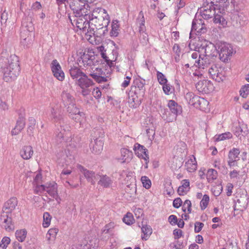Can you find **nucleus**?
Segmentation results:
<instances>
[{"mask_svg": "<svg viewBox=\"0 0 249 249\" xmlns=\"http://www.w3.org/2000/svg\"><path fill=\"white\" fill-rule=\"evenodd\" d=\"M0 66L3 79L6 82L14 81L20 71L18 57L15 54H9L6 51L1 53Z\"/></svg>", "mask_w": 249, "mask_h": 249, "instance_id": "1", "label": "nucleus"}, {"mask_svg": "<svg viewBox=\"0 0 249 249\" xmlns=\"http://www.w3.org/2000/svg\"><path fill=\"white\" fill-rule=\"evenodd\" d=\"M128 93V103L131 107L135 108L139 104V97H143L145 91V80L141 77L136 78Z\"/></svg>", "mask_w": 249, "mask_h": 249, "instance_id": "2", "label": "nucleus"}, {"mask_svg": "<svg viewBox=\"0 0 249 249\" xmlns=\"http://www.w3.org/2000/svg\"><path fill=\"white\" fill-rule=\"evenodd\" d=\"M91 18L94 23L96 25L99 30L104 31L106 29V34L107 32V26L110 22V18L106 10L102 8L98 7L94 9L92 14Z\"/></svg>", "mask_w": 249, "mask_h": 249, "instance_id": "3", "label": "nucleus"}, {"mask_svg": "<svg viewBox=\"0 0 249 249\" xmlns=\"http://www.w3.org/2000/svg\"><path fill=\"white\" fill-rule=\"evenodd\" d=\"M218 48L219 59L224 62L228 61V59L232 53V48L231 44L225 42L218 41L216 43Z\"/></svg>", "mask_w": 249, "mask_h": 249, "instance_id": "4", "label": "nucleus"}, {"mask_svg": "<svg viewBox=\"0 0 249 249\" xmlns=\"http://www.w3.org/2000/svg\"><path fill=\"white\" fill-rule=\"evenodd\" d=\"M201 52H203L204 55L210 57L215 60L218 55V48L217 45L212 42L205 40L199 48Z\"/></svg>", "mask_w": 249, "mask_h": 249, "instance_id": "5", "label": "nucleus"}, {"mask_svg": "<svg viewBox=\"0 0 249 249\" xmlns=\"http://www.w3.org/2000/svg\"><path fill=\"white\" fill-rule=\"evenodd\" d=\"M94 135L93 137L95 139L91 148L92 152L95 154H99L103 148L104 142L102 138L104 135V132L101 128L96 129Z\"/></svg>", "mask_w": 249, "mask_h": 249, "instance_id": "6", "label": "nucleus"}, {"mask_svg": "<svg viewBox=\"0 0 249 249\" xmlns=\"http://www.w3.org/2000/svg\"><path fill=\"white\" fill-rule=\"evenodd\" d=\"M68 4L73 14L77 15V17L86 16V13L88 12L85 4L81 2L80 0H69Z\"/></svg>", "mask_w": 249, "mask_h": 249, "instance_id": "7", "label": "nucleus"}, {"mask_svg": "<svg viewBox=\"0 0 249 249\" xmlns=\"http://www.w3.org/2000/svg\"><path fill=\"white\" fill-rule=\"evenodd\" d=\"M86 26V35L91 36H94L102 38L104 36L106 35V29L105 30H99V28L96 27V25L94 23V21L92 18H89V20L86 22L85 24Z\"/></svg>", "mask_w": 249, "mask_h": 249, "instance_id": "8", "label": "nucleus"}, {"mask_svg": "<svg viewBox=\"0 0 249 249\" xmlns=\"http://www.w3.org/2000/svg\"><path fill=\"white\" fill-rule=\"evenodd\" d=\"M89 17L90 15H89L88 12L86 13V16L77 17V15H74L72 18L69 17V19L73 26L75 25L78 29L85 32L87 30L86 29L87 26L85 25V24L88 22Z\"/></svg>", "mask_w": 249, "mask_h": 249, "instance_id": "9", "label": "nucleus"}, {"mask_svg": "<svg viewBox=\"0 0 249 249\" xmlns=\"http://www.w3.org/2000/svg\"><path fill=\"white\" fill-rule=\"evenodd\" d=\"M207 31L206 25L203 19L195 18L192 21L191 31L190 33V37L192 38V32L196 31L197 35L205 33ZM197 35V34H196Z\"/></svg>", "mask_w": 249, "mask_h": 249, "instance_id": "10", "label": "nucleus"}, {"mask_svg": "<svg viewBox=\"0 0 249 249\" xmlns=\"http://www.w3.org/2000/svg\"><path fill=\"white\" fill-rule=\"evenodd\" d=\"M215 6L220 13H223L225 12V9L223 6H221L220 4L219 5H216ZM215 9L216 8L214 7V9H213L211 6H210L209 8L206 6L202 7V9L200 11L202 18L206 19L212 18L214 15H215Z\"/></svg>", "mask_w": 249, "mask_h": 249, "instance_id": "11", "label": "nucleus"}, {"mask_svg": "<svg viewBox=\"0 0 249 249\" xmlns=\"http://www.w3.org/2000/svg\"><path fill=\"white\" fill-rule=\"evenodd\" d=\"M196 87L199 92L205 94L211 92L213 89V84L210 81L207 80L199 81L196 84Z\"/></svg>", "mask_w": 249, "mask_h": 249, "instance_id": "12", "label": "nucleus"}, {"mask_svg": "<svg viewBox=\"0 0 249 249\" xmlns=\"http://www.w3.org/2000/svg\"><path fill=\"white\" fill-rule=\"evenodd\" d=\"M51 68L53 75L57 79L62 81L65 78V74L61 67L56 59L53 60L51 64Z\"/></svg>", "mask_w": 249, "mask_h": 249, "instance_id": "13", "label": "nucleus"}, {"mask_svg": "<svg viewBox=\"0 0 249 249\" xmlns=\"http://www.w3.org/2000/svg\"><path fill=\"white\" fill-rule=\"evenodd\" d=\"M93 55H90L89 53H84L77 59V63L79 67L87 68L93 64Z\"/></svg>", "mask_w": 249, "mask_h": 249, "instance_id": "14", "label": "nucleus"}, {"mask_svg": "<svg viewBox=\"0 0 249 249\" xmlns=\"http://www.w3.org/2000/svg\"><path fill=\"white\" fill-rule=\"evenodd\" d=\"M249 197L247 194H243L237 198L234 206L235 211L243 212L245 210L249 203Z\"/></svg>", "mask_w": 249, "mask_h": 249, "instance_id": "15", "label": "nucleus"}, {"mask_svg": "<svg viewBox=\"0 0 249 249\" xmlns=\"http://www.w3.org/2000/svg\"><path fill=\"white\" fill-rule=\"evenodd\" d=\"M77 167L84 176L88 182H90L92 185H94L95 183V180L98 178V177H97V175H95L93 171L89 170L80 164H78Z\"/></svg>", "mask_w": 249, "mask_h": 249, "instance_id": "16", "label": "nucleus"}, {"mask_svg": "<svg viewBox=\"0 0 249 249\" xmlns=\"http://www.w3.org/2000/svg\"><path fill=\"white\" fill-rule=\"evenodd\" d=\"M67 112L69 116L76 122H80L81 117L84 113L80 112L79 108L76 107L75 103L71 104L67 106Z\"/></svg>", "mask_w": 249, "mask_h": 249, "instance_id": "17", "label": "nucleus"}, {"mask_svg": "<svg viewBox=\"0 0 249 249\" xmlns=\"http://www.w3.org/2000/svg\"><path fill=\"white\" fill-rule=\"evenodd\" d=\"M215 61V60L207 56L204 55L202 57L200 55H199V59L195 61L194 65L199 69H204L205 68L208 67L211 64H213Z\"/></svg>", "mask_w": 249, "mask_h": 249, "instance_id": "18", "label": "nucleus"}, {"mask_svg": "<svg viewBox=\"0 0 249 249\" xmlns=\"http://www.w3.org/2000/svg\"><path fill=\"white\" fill-rule=\"evenodd\" d=\"M135 154L139 157H142L146 162L148 161L149 155L148 154V150L143 145L139 143H136L133 148Z\"/></svg>", "mask_w": 249, "mask_h": 249, "instance_id": "19", "label": "nucleus"}, {"mask_svg": "<svg viewBox=\"0 0 249 249\" xmlns=\"http://www.w3.org/2000/svg\"><path fill=\"white\" fill-rule=\"evenodd\" d=\"M18 204V200L16 197H13L4 203L2 208L3 213L6 214L11 213L15 210Z\"/></svg>", "mask_w": 249, "mask_h": 249, "instance_id": "20", "label": "nucleus"}, {"mask_svg": "<svg viewBox=\"0 0 249 249\" xmlns=\"http://www.w3.org/2000/svg\"><path fill=\"white\" fill-rule=\"evenodd\" d=\"M0 221H2L1 227L4 228L6 231H10L14 230V226L12 223V218L9 217L7 214L1 215Z\"/></svg>", "mask_w": 249, "mask_h": 249, "instance_id": "21", "label": "nucleus"}, {"mask_svg": "<svg viewBox=\"0 0 249 249\" xmlns=\"http://www.w3.org/2000/svg\"><path fill=\"white\" fill-rule=\"evenodd\" d=\"M76 84L81 88H88L93 84V82L84 73L82 76L76 81Z\"/></svg>", "mask_w": 249, "mask_h": 249, "instance_id": "22", "label": "nucleus"}, {"mask_svg": "<svg viewBox=\"0 0 249 249\" xmlns=\"http://www.w3.org/2000/svg\"><path fill=\"white\" fill-rule=\"evenodd\" d=\"M61 102L63 105L67 107L73 103H75V98L67 91H62L61 94Z\"/></svg>", "mask_w": 249, "mask_h": 249, "instance_id": "23", "label": "nucleus"}, {"mask_svg": "<svg viewBox=\"0 0 249 249\" xmlns=\"http://www.w3.org/2000/svg\"><path fill=\"white\" fill-rule=\"evenodd\" d=\"M97 177L100 178L98 184L104 188H107L110 187L113 183L111 178L106 175H100L97 174Z\"/></svg>", "mask_w": 249, "mask_h": 249, "instance_id": "24", "label": "nucleus"}, {"mask_svg": "<svg viewBox=\"0 0 249 249\" xmlns=\"http://www.w3.org/2000/svg\"><path fill=\"white\" fill-rule=\"evenodd\" d=\"M51 117L54 122H56L61 121L63 118L61 114L60 109L57 105H55L51 107Z\"/></svg>", "mask_w": 249, "mask_h": 249, "instance_id": "25", "label": "nucleus"}, {"mask_svg": "<svg viewBox=\"0 0 249 249\" xmlns=\"http://www.w3.org/2000/svg\"><path fill=\"white\" fill-rule=\"evenodd\" d=\"M34 153L33 147L30 145L23 146L20 151V155L24 160H29Z\"/></svg>", "mask_w": 249, "mask_h": 249, "instance_id": "26", "label": "nucleus"}, {"mask_svg": "<svg viewBox=\"0 0 249 249\" xmlns=\"http://www.w3.org/2000/svg\"><path fill=\"white\" fill-rule=\"evenodd\" d=\"M185 98L189 105L196 108L198 107V102L200 98L199 96L195 95L192 92H189L186 94Z\"/></svg>", "mask_w": 249, "mask_h": 249, "instance_id": "27", "label": "nucleus"}, {"mask_svg": "<svg viewBox=\"0 0 249 249\" xmlns=\"http://www.w3.org/2000/svg\"><path fill=\"white\" fill-rule=\"evenodd\" d=\"M69 69V73L71 77L73 79H75L76 81L85 73L81 70L76 66H70Z\"/></svg>", "mask_w": 249, "mask_h": 249, "instance_id": "28", "label": "nucleus"}, {"mask_svg": "<svg viewBox=\"0 0 249 249\" xmlns=\"http://www.w3.org/2000/svg\"><path fill=\"white\" fill-rule=\"evenodd\" d=\"M25 119L23 117H19L17 121L15 128L11 131L12 135L18 134L24 127Z\"/></svg>", "mask_w": 249, "mask_h": 249, "instance_id": "29", "label": "nucleus"}, {"mask_svg": "<svg viewBox=\"0 0 249 249\" xmlns=\"http://www.w3.org/2000/svg\"><path fill=\"white\" fill-rule=\"evenodd\" d=\"M182 185L178 187L177 192L179 196L186 195L190 189V182L188 179H183L181 181Z\"/></svg>", "mask_w": 249, "mask_h": 249, "instance_id": "30", "label": "nucleus"}, {"mask_svg": "<svg viewBox=\"0 0 249 249\" xmlns=\"http://www.w3.org/2000/svg\"><path fill=\"white\" fill-rule=\"evenodd\" d=\"M168 107L170 108L172 113L176 115L180 114L181 112V107L178 104L177 102L173 100L169 101Z\"/></svg>", "mask_w": 249, "mask_h": 249, "instance_id": "31", "label": "nucleus"}, {"mask_svg": "<svg viewBox=\"0 0 249 249\" xmlns=\"http://www.w3.org/2000/svg\"><path fill=\"white\" fill-rule=\"evenodd\" d=\"M185 166L187 171L189 172H193L196 170L197 164L194 156L192 155V157L185 162Z\"/></svg>", "mask_w": 249, "mask_h": 249, "instance_id": "32", "label": "nucleus"}, {"mask_svg": "<svg viewBox=\"0 0 249 249\" xmlns=\"http://www.w3.org/2000/svg\"><path fill=\"white\" fill-rule=\"evenodd\" d=\"M120 26L119 24V21L113 20L111 23V30L109 32L110 36L112 37H115L118 36L120 31Z\"/></svg>", "mask_w": 249, "mask_h": 249, "instance_id": "33", "label": "nucleus"}, {"mask_svg": "<svg viewBox=\"0 0 249 249\" xmlns=\"http://www.w3.org/2000/svg\"><path fill=\"white\" fill-rule=\"evenodd\" d=\"M141 230L143 234V236H142V239L146 241L152 233V229L150 226L145 224L142 225Z\"/></svg>", "mask_w": 249, "mask_h": 249, "instance_id": "34", "label": "nucleus"}, {"mask_svg": "<svg viewBox=\"0 0 249 249\" xmlns=\"http://www.w3.org/2000/svg\"><path fill=\"white\" fill-rule=\"evenodd\" d=\"M137 23L139 24V31H146V27L145 26V18L143 12L141 11L139 12L138 17L137 18Z\"/></svg>", "mask_w": 249, "mask_h": 249, "instance_id": "35", "label": "nucleus"}, {"mask_svg": "<svg viewBox=\"0 0 249 249\" xmlns=\"http://www.w3.org/2000/svg\"><path fill=\"white\" fill-rule=\"evenodd\" d=\"M46 191L52 197L57 193V184L54 182L46 184Z\"/></svg>", "mask_w": 249, "mask_h": 249, "instance_id": "36", "label": "nucleus"}, {"mask_svg": "<svg viewBox=\"0 0 249 249\" xmlns=\"http://www.w3.org/2000/svg\"><path fill=\"white\" fill-rule=\"evenodd\" d=\"M55 137L57 143H62L67 138L69 137L66 134L57 128L55 132Z\"/></svg>", "mask_w": 249, "mask_h": 249, "instance_id": "37", "label": "nucleus"}, {"mask_svg": "<svg viewBox=\"0 0 249 249\" xmlns=\"http://www.w3.org/2000/svg\"><path fill=\"white\" fill-rule=\"evenodd\" d=\"M28 20H30L29 23H26L25 21L22 22V29L21 30H24L26 33L30 34L32 32L34 29L33 24L32 22V18H28L27 19Z\"/></svg>", "mask_w": 249, "mask_h": 249, "instance_id": "38", "label": "nucleus"}, {"mask_svg": "<svg viewBox=\"0 0 249 249\" xmlns=\"http://www.w3.org/2000/svg\"><path fill=\"white\" fill-rule=\"evenodd\" d=\"M239 154L240 150L239 149L233 148L229 152L228 159L231 160L238 161L239 160Z\"/></svg>", "mask_w": 249, "mask_h": 249, "instance_id": "39", "label": "nucleus"}, {"mask_svg": "<svg viewBox=\"0 0 249 249\" xmlns=\"http://www.w3.org/2000/svg\"><path fill=\"white\" fill-rule=\"evenodd\" d=\"M60 124V127L58 128L60 129L62 131L66 134L68 136H70V131L71 130V126L69 124H67V122H65L64 118L62 119L61 121H59Z\"/></svg>", "mask_w": 249, "mask_h": 249, "instance_id": "40", "label": "nucleus"}, {"mask_svg": "<svg viewBox=\"0 0 249 249\" xmlns=\"http://www.w3.org/2000/svg\"><path fill=\"white\" fill-rule=\"evenodd\" d=\"M121 156L122 157L123 162H128L131 159L132 153L125 148H122L121 150Z\"/></svg>", "mask_w": 249, "mask_h": 249, "instance_id": "41", "label": "nucleus"}, {"mask_svg": "<svg viewBox=\"0 0 249 249\" xmlns=\"http://www.w3.org/2000/svg\"><path fill=\"white\" fill-rule=\"evenodd\" d=\"M15 235L16 238L19 242H23L27 235V231L25 229H22L20 230H17L16 231Z\"/></svg>", "mask_w": 249, "mask_h": 249, "instance_id": "42", "label": "nucleus"}, {"mask_svg": "<svg viewBox=\"0 0 249 249\" xmlns=\"http://www.w3.org/2000/svg\"><path fill=\"white\" fill-rule=\"evenodd\" d=\"M99 50L101 52L102 57L105 60L108 66L111 67L113 64V60H111L109 59L108 57L107 56L106 54V50L105 49V47L103 46L99 47Z\"/></svg>", "mask_w": 249, "mask_h": 249, "instance_id": "43", "label": "nucleus"}, {"mask_svg": "<svg viewBox=\"0 0 249 249\" xmlns=\"http://www.w3.org/2000/svg\"><path fill=\"white\" fill-rule=\"evenodd\" d=\"M30 34L26 33L24 30H21L20 32L21 42L24 46L27 47L30 39L29 37Z\"/></svg>", "mask_w": 249, "mask_h": 249, "instance_id": "44", "label": "nucleus"}, {"mask_svg": "<svg viewBox=\"0 0 249 249\" xmlns=\"http://www.w3.org/2000/svg\"><path fill=\"white\" fill-rule=\"evenodd\" d=\"M232 137V135L231 133L229 132H227L218 135H215L214 138L215 139V141L218 142L223 141L226 139H231Z\"/></svg>", "mask_w": 249, "mask_h": 249, "instance_id": "45", "label": "nucleus"}, {"mask_svg": "<svg viewBox=\"0 0 249 249\" xmlns=\"http://www.w3.org/2000/svg\"><path fill=\"white\" fill-rule=\"evenodd\" d=\"M124 223L128 225H130L134 222V219L133 214L131 213H127L123 218Z\"/></svg>", "mask_w": 249, "mask_h": 249, "instance_id": "46", "label": "nucleus"}, {"mask_svg": "<svg viewBox=\"0 0 249 249\" xmlns=\"http://www.w3.org/2000/svg\"><path fill=\"white\" fill-rule=\"evenodd\" d=\"M139 40L141 43L143 45H146L147 42H148V36L147 34L145 32V31H143L142 33V31H139Z\"/></svg>", "mask_w": 249, "mask_h": 249, "instance_id": "47", "label": "nucleus"}, {"mask_svg": "<svg viewBox=\"0 0 249 249\" xmlns=\"http://www.w3.org/2000/svg\"><path fill=\"white\" fill-rule=\"evenodd\" d=\"M198 107H196V108H199L200 110H204L206 109L208 105H209V102L203 98H200L199 100L198 101Z\"/></svg>", "mask_w": 249, "mask_h": 249, "instance_id": "48", "label": "nucleus"}, {"mask_svg": "<svg viewBox=\"0 0 249 249\" xmlns=\"http://www.w3.org/2000/svg\"><path fill=\"white\" fill-rule=\"evenodd\" d=\"M240 95L244 98H246L249 94V84H246L243 86L240 91Z\"/></svg>", "mask_w": 249, "mask_h": 249, "instance_id": "49", "label": "nucleus"}, {"mask_svg": "<svg viewBox=\"0 0 249 249\" xmlns=\"http://www.w3.org/2000/svg\"><path fill=\"white\" fill-rule=\"evenodd\" d=\"M157 77L158 81L161 85H164L168 82V80L162 72L159 71H157Z\"/></svg>", "mask_w": 249, "mask_h": 249, "instance_id": "50", "label": "nucleus"}, {"mask_svg": "<svg viewBox=\"0 0 249 249\" xmlns=\"http://www.w3.org/2000/svg\"><path fill=\"white\" fill-rule=\"evenodd\" d=\"M43 226L45 228L48 227L50 224L51 216L49 213L46 212L43 214Z\"/></svg>", "mask_w": 249, "mask_h": 249, "instance_id": "51", "label": "nucleus"}, {"mask_svg": "<svg viewBox=\"0 0 249 249\" xmlns=\"http://www.w3.org/2000/svg\"><path fill=\"white\" fill-rule=\"evenodd\" d=\"M11 239L9 237H4L0 244V249H6L8 245L10 244Z\"/></svg>", "mask_w": 249, "mask_h": 249, "instance_id": "52", "label": "nucleus"}, {"mask_svg": "<svg viewBox=\"0 0 249 249\" xmlns=\"http://www.w3.org/2000/svg\"><path fill=\"white\" fill-rule=\"evenodd\" d=\"M141 181L143 184V186L148 189H149L151 186V182L149 178L146 176H142L141 178Z\"/></svg>", "mask_w": 249, "mask_h": 249, "instance_id": "53", "label": "nucleus"}, {"mask_svg": "<svg viewBox=\"0 0 249 249\" xmlns=\"http://www.w3.org/2000/svg\"><path fill=\"white\" fill-rule=\"evenodd\" d=\"M210 198L208 195H204L200 201V206L202 210L205 209L208 206Z\"/></svg>", "mask_w": 249, "mask_h": 249, "instance_id": "54", "label": "nucleus"}, {"mask_svg": "<svg viewBox=\"0 0 249 249\" xmlns=\"http://www.w3.org/2000/svg\"><path fill=\"white\" fill-rule=\"evenodd\" d=\"M36 187L34 189V192L36 194H39L46 191V185H39L38 184H35Z\"/></svg>", "mask_w": 249, "mask_h": 249, "instance_id": "55", "label": "nucleus"}, {"mask_svg": "<svg viewBox=\"0 0 249 249\" xmlns=\"http://www.w3.org/2000/svg\"><path fill=\"white\" fill-rule=\"evenodd\" d=\"M191 207L192 203L190 200L186 199L183 205L182 210L184 212H186V209H187L188 213H191Z\"/></svg>", "mask_w": 249, "mask_h": 249, "instance_id": "56", "label": "nucleus"}, {"mask_svg": "<svg viewBox=\"0 0 249 249\" xmlns=\"http://www.w3.org/2000/svg\"><path fill=\"white\" fill-rule=\"evenodd\" d=\"M213 79L215 80L216 81H217L218 82H220L221 81H224L226 79V77L222 72H220L218 70L216 75Z\"/></svg>", "mask_w": 249, "mask_h": 249, "instance_id": "57", "label": "nucleus"}, {"mask_svg": "<svg viewBox=\"0 0 249 249\" xmlns=\"http://www.w3.org/2000/svg\"><path fill=\"white\" fill-rule=\"evenodd\" d=\"M207 175L209 176V178L214 180L217 177V172L214 169H210L208 170Z\"/></svg>", "mask_w": 249, "mask_h": 249, "instance_id": "58", "label": "nucleus"}, {"mask_svg": "<svg viewBox=\"0 0 249 249\" xmlns=\"http://www.w3.org/2000/svg\"><path fill=\"white\" fill-rule=\"evenodd\" d=\"M218 71V70L216 66L214 65H213L208 70V72L211 76L212 78H213L216 75V73Z\"/></svg>", "mask_w": 249, "mask_h": 249, "instance_id": "59", "label": "nucleus"}, {"mask_svg": "<svg viewBox=\"0 0 249 249\" xmlns=\"http://www.w3.org/2000/svg\"><path fill=\"white\" fill-rule=\"evenodd\" d=\"M204 224L200 222H196L195 223V229L194 231L195 233L199 232L204 227Z\"/></svg>", "mask_w": 249, "mask_h": 249, "instance_id": "60", "label": "nucleus"}, {"mask_svg": "<svg viewBox=\"0 0 249 249\" xmlns=\"http://www.w3.org/2000/svg\"><path fill=\"white\" fill-rule=\"evenodd\" d=\"M29 126L28 127V131H32L36 125V120L33 117H30L29 118Z\"/></svg>", "mask_w": 249, "mask_h": 249, "instance_id": "61", "label": "nucleus"}, {"mask_svg": "<svg viewBox=\"0 0 249 249\" xmlns=\"http://www.w3.org/2000/svg\"><path fill=\"white\" fill-rule=\"evenodd\" d=\"M182 201L180 197L175 198L173 202V206L176 208H178L181 206Z\"/></svg>", "mask_w": 249, "mask_h": 249, "instance_id": "62", "label": "nucleus"}, {"mask_svg": "<svg viewBox=\"0 0 249 249\" xmlns=\"http://www.w3.org/2000/svg\"><path fill=\"white\" fill-rule=\"evenodd\" d=\"M182 231L180 229H176L173 231V234L175 236L174 238L175 239H178L181 237L182 236Z\"/></svg>", "mask_w": 249, "mask_h": 249, "instance_id": "63", "label": "nucleus"}, {"mask_svg": "<svg viewBox=\"0 0 249 249\" xmlns=\"http://www.w3.org/2000/svg\"><path fill=\"white\" fill-rule=\"evenodd\" d=\"M162 89L163 92L165 94L169 95L170 94L171 92V88L169 84H168L167 83L164 84V85H162Z\"/></svg>", "mask_w": 249, "mask_h": 249, "instance_id": "64", "label": "nucleus"}]
</instances>
